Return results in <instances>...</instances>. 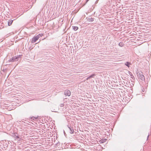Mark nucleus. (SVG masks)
Segmentation results:
<instances>
[{
	"label": "nucleus",
	"mask_w": 151,
	"mask_h": 151,
	"mask_svg": "<svg viewBox=\"0 0 151 151\" xmlns=\"http://www.w3.org/2000/svg\"><path fill=\"white\" fill-rule=\"evenodd\" d=\"M125 65L128 67H129V65H131V63L129 62H127L125 63Z\"/></svg>",
	"instance_id": "obj_8"
},
{
	"label": "nucleus",
	"mask_w": 151,
	"mask_h": 151,
	"mask_svg": "<svg viewBox=\"0 0 151 151\" xmlns=\"http://www.w3.org/2000/svg\"><path fill=\"white\" fill-rule=\"evenodd\" d=\"M64 106V104H61L60 105V106L61 107L63 106Z\"/></svg>",
	"instance_id": "obj_16"
},
{
	"label": "nucleus",
	"mask_w": 151,
	"mask_h": 151,
	"mask_svg": "<svg viewBox=\"0 0 151 151\" xmlns=\"http://www.w3.org/2000/svg\"><path fill=\"white\" fill-rule=\"evenodd\" d=\"M13 21L12 20H9L8 21V25L10 26L12 24Z\"/></svg>",
	"instance_id": "obj_7"
},
{
	"label": "nucleus",
	"mask_w": 151,
	"mask_h": 151,
	"mask_svg": "<svg viewBox=\"0 0 151 151\" xmlns=\"http://www.w3.org/2000/svg\"><path fill=\"white\" fill-rule=\"evenodd\" d=\"M128 73H129V75L131 76H133V77H134V76H133L132 73L130 72V71H128Z\"/></svg>",
	"instance_id": "obj_15"
},
{
	"label": "nucleus",
	"mask_w": 151,
	"mask_h": 151,
	"mask_svg": "<svg viewBox=\"0 0 151 151\" xmlns=\"http://www.w3.org/2000/svg\"><path fill=\"white\" fill-rule=\"evenodd\" d=\"M96 75L94 73L92 75H90L89 77H88L86 79V80H88V79H90L91 78H94V77H95L96 76Z\"/></svg>",
	"instance_id": "obj_6"
},
{
	"label": "nucleus",
	"mask_w": 151,
	"mask_h": 151,
	"mask_svg": "<svg viewBox=\"0 0 151 151\" xmlns=\"http://www.w3.org/2000/svg\"><path fill=\"white\" fill-rule=\"evenodd\" d=\"M67 127L68 129V130L70 134H72L74 133V131L73 127L69 125H68Z\"/></svg>",
	"instance_id": "obj_2"
},
{
	"label": "nucleus",
	"mask_w": 151,
	"mask_h": 151,
	"mask_svg": "<svg viewBox=\"0 0 151 151\" xmlns=\"http://www.w3.org/2000/svg\"><path fill=\"white\" fill-rule=\"evenodd\" d=\"M138 76H139V78L142 81H144L145 80V77L142 72L138 73Z\"/></svg>",
	"instance_id": "obj_3"
},
{
	"label": "nucleus",
	"mask_w": 151,
	"mask_h": 151,
	"mask_svg": "<svg viewBox=\"0 0 151 151\" xmlns=\"http://www.w3.org/2000/svg\"><path fill=\"white\" fill-rule=\"evenodd\" d=\"M14 137H16V136H17L16 135V134H15V133L14 134Z\"/></svg>",
	"instance_id": "obj_18"
},
{
	"label": "nucleus",
	"mask_w": 151,
	"mask_h": 151,
	"mask_svg": "<svg viewBox=\"0 0 151 151\" xmlns=\"http://www.w3.org/2000/svg\"><path fill=\"white\" fill-rule=\"evenodd\" d=\"M64 94L66 96H70L71 94V92L68 90H65L64 92Z\"/></svg>",
	"instance_id": "obj_5"
},
{
	"label": "nucleus",
	"mask_w": 151,
	"mask_h": 151,
	"mask_svg": "<svg viewBox=\"0 0 151 151\" xmlns=\"http://www.w3.org/2000/svg\"><path fill=\"white\" fill-rule=\"evenodd\" d=\"M31 119L34 121H36V120H37V117H31Z\"/></svg>",
	"instance_id": "obj_13"
},
{
	"label": "nucleus",
	"mask_w": 151,
	"mask_h": 151,
	"mask_svg": "<svg viewBox=\"0 0 151 151\" xmlns=\"http://www.w3.org/2000/svg\"><path fill=\"white\" fill-rule=\"evenodd\" d=\"M87 20L88 21L90 22H92L93 21V19L92 18H88L87 19Z\"/></svg>",
	"instance_id": "obj_9"
},
{
	"label": "nucleus",
	"mask_w": 151,
	"mask_h": 151,
	"mask_svg": "<svg viewBox=\"0 0 151 151\" xmlns=\"http://www.w3.org/2000/svg\"><path fill=\"white\" fill-rule=\"evenodd\" d=\"M106 139H102L101 141V142L102 143H104V142H106Z\"/></svg>",
	"instance_id": "obj_14"
},
{
	"label": "nucleus",
	"mask_w": 151,
	"mask_h": 151,
	"mask_svg": "<svg viewBox=\"0 0 151 151\" xmlns=\"http://www.w3.org/2000/svg\"><path fill=\"white\" fill-rule=\"evenodd\" d=\"M131 78H133V76H131Z\"/></svg>",
	"instance_id": "obj_20"
},
{
	"label": "nucleus",
	"mask_w": 151,
	"mask_h": 151,
	"mask_svg": "<svg viewBox=\"0 0 151 151\" xmlns=\"http://www.w3.org/2000/svg\"><path fill=\"white\" fill-rule=\"evenodd\" d=\"M15 139H17L19 138V136H17H17H16V137H15Z\"/></svg>",
	"instance_id": "obj_17"
},
{
	"label": "nucleus",
	"mask_w": 151,
	"mask_h": 151,
	"mask_svg": "<svg viewBox=\"0 0 151 151\" xmlns=\"http://www.w3.org/2000/svg\"><path fill=\"white\" fill-rule=\"evenodd\" d=\"M119 46H120L121 47H122V46H123L124 44H123V43L122 42H120L119 43Z\"/></svg>",
	"instance_id": "obj_11"
},
{
	"label": "nucleus",
	"mask_w": 151,
	"mask_h": 151,
	"mask_svg": "<svg viewBox=\"0 0 151 151\" xmlns=\"http://www.w3.org/2000/svg\"><path fill=\"white\" fill-rule=\"evenodd\" d=\"M64 133L65 134V132L64 131Z\"/></svg>",
	"instance_id": "obj_21"
},
{
	"label": "nucleus",
	"mask_w": 151,
	"mask_h": 151,
	"mask_svg": "<svg viewBox=\"0 0 151 151\" xmlns=\"http://www.w3.org/2000/svg\"><path fill=\"white\" fill-rule=\"evenodd\" d=\"M19 57L18 56L13 57L11 59H10L9 60V62H14L16 61H17L18 60V58Z\"/></svg>",
	"instance_id": "obj_1"
},
{
	"label": "nucleus",
	"mask_w": 151,
	"mask_h": 151,
	"mask_svg": "<svg viewBox=\"0 0 151 151\" xmlns=\"http://www.w3.org/2000/svg\"><path fill=\"white\" fill-rule=\"evenodd\" d=\"M43 35V34H40L38 35H37V36H38V38H39L40 37H42Z\"/></svg>",
	"instance_id": "obj_12"
},
{
	"label": "nucleus",
	"mask_w": 151,
	"mask_h": 151,
	"mask_svg": "<svg viewBox=\"0 0 151 151\" xmlns=\"http://www.w3.org/2000/svg\"><path fill=\"white\" fill-rule=\"evenodd\" d=\"M38 39L39 38H38V36H34L32 38L31 42L32 43H35Z\"/></svg>",
	"instance_id": "obj_4"
},
{
	"label": "nucleus",
	"mask_w": 151,
	"mask_h": 151,
	"mask_svg": "<svg viewBox=\"0 0 151 151\" xmlns=\"http://www.w3.org/2000/svg\"><path fill=\"white\" fill-rule=\"evenodd\" d=\"M149 136V135H148V136H147V139H148Z\"/></svg>",
	"instance_id": "obj_19"
},
{
	"label": "nucleus",
	"mask_w": 151,
	"mask_h": 151,
	"mask_svg": "<svg viewBox=\"0 0 151 151\" xmlns=\"http://www.w3.org/2000/svg\"><path fill=\"white\" fill-rule=\"evenodd\" d=\"M73 29L75 31H76L78 29V27L76 26H73Z\"/></svg>",
	"instance_id": "obj_10"
}]
</instances>
